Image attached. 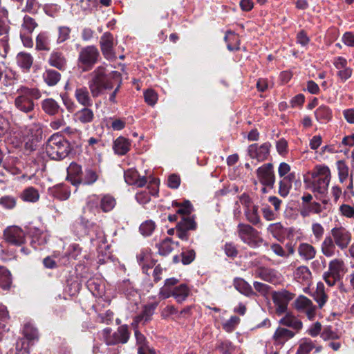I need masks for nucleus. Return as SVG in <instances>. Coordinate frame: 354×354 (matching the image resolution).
Masks as SVG:
<instances>
[{
  "mask_svg": "<svg viewBox=\"0 0 354 354\" xmlns=\"http://www.w3.org/2000/svg\"><path fill=\"white\" fill-rule=\"evenodd\" d=\"M330 179V171L327 166L317 165L304 177V183L310 188L316 198L322 197L327 192Z\"/></svg>",
  "mask_w": 354,
  "mask_h": 354,
  "instance_id": "nucleus-3",
  "label": "nucleus"
},
{
  "mask_svg": "<svg viewBox=\"0 0 354 354\" xmlns=\"http://www.w3.org/2000/svg\"><path fill=\"white\" fill-rule=\"evenodd\" d=\"M155 228V223L151 220H147L140 225L139 230L143 236H147L152 234Z\"/></svg>",
  "mask_w": 354,
  "mask_h": 354,
  "instance_id": "nucleus-45",
  "label": "nucleus"
},
{
  "mask_svg": "<svg viewBox=\"0 0 354 354\" xmlns=\"http://www.w3.org/2000/svg\"><path fill=\"white\" fill-rule=\"evenodd\" d=\"M234 286L238 291L246 296L255 295L251 286L243 279H234Z\"/></svg>",
  "mask_w": 354,
  "mask_h": 354,
  "instance_id": "nucleus-28",
  "label": "nucleus"
},
{
  "mask_svg": "<svg viewBox=\"0 0 354 354\" xmlns=\"http://www.w3.org/2000/svg\"><path fill=\"white\" fill-rule=\"evenodd\" d=\"M331 237L335 244L342 250L346 249L351 240V234L344 227H334L330 231Z\"/></svg>",
  "mask_w": 354,
  "mask_h": 354,
  "instance_id": "nucleus-11",
  "label": "nucleus"
},
{
  "mask_svg": "<svg viewBox=\"0 0 354 354\" xmlns=\"http://www.w3.org/2000/svg\"><path fill=\"white\" fill-rule=\"evenodd\" d=\"M321 337L324 340L337 339L339 338V336L337 335V333L332 330L330 326H326L324 328L322 333H321Z\"/></svg>",
  "mask_w": 354,
  "mask_h": 354,
  "instance_id": "nucleus-60",
  "label": "nucleus"
},
{
  "mask_svg": "<svg viewBox=\"0 0 354 354\" xmlns=\"http://www.w3.org/2000/svg\"><path fill=\"white\" fill-rule=\"evenodd\" d=\"M29 343L24 338L19 339L16 343V354H29Z\"/></svg>",
  "mask_w": 354,
  "mask_h": 354,
  "instance_id": "nucleus-51",
  "label": "nucleus"
},
{
  "mask_svg": "<svg viewBox=\"0 0 354 354\" xmlns=\"http://www.w3.org/2000/svg\"><path fill=\"white\" fill-rule=\"evenodd\" d=\"M173 297L177 302L181 303L185 301L189 295V289L185 283H182L178 286L174 287Z\"/></svg>",
  "mask_w": 354,
  "mask_h": 354,
  "instance_id": "nucleus-31",
  "label": "nucleus"
},
{
  "mask_svg": "<svg viewBox=\"0 0 354 354\" xmlns=\"http://www.w3.org/2000/svg\"><path fill=\"white\" fill-rule=\"evenodd\" d=\"M315 117L320 122H327L332 118V112L329 107L322 105L318 107L315 112Z\"/></svg>",
  "mask_w": 354,
  "mask_h": 354,
  "instance_id": "nucleus-37",
  "label": "nucleus"
},
{
  "mask_svg": "<svg viewBox=\"0 0 354 354\" xmlns=\"http://www.w3.org/2000/svg\"><path fill=\"white\" fill-rule=\"evenodd\" d=\"M48 63L58 70L64 71L66 68L67 60L62 52L54 50L50 55Z\"/></svg>",
  "mask_w": 354,
  "mask_h": 354,
  "instance_id": "nucleus-16",
  "label": "nucleus"
},
{
  "mask_svg": "<svg viewBox=\"0 0 354 354\" xmlns=\"http://www.w3.org/2000/svg\"><path fill=\"white\" fill-rule=\"evenodd\" d=\"M82 167L76 162H71L67 169L66 180L70 181L74 186L82 183Z\"/></svg>",
  "mask_w": 354,
  "mask_h": 354,
  "instance_id": "nucleus-15",
  "label": "nucleus"
},
{
  "mask_svg": "<svg viewBox=\"0 0 354 354\" xmlns=\"http://www.w3.org/2000/svg\"><path fill=\"white\" fill-rule=\"evenodd\" d=\"M18 95L15 100L16 108L24 113H30L34 110L35 100H39L41 97V92L37 88H29L22 86L17 89Z\"/></svg>",
  "mask_w": 354,
  "mask_h": 354,
  "instance_id": "nucleus-5",
  "label": "nucleus"
},
{
  "mask_svg": "<svg viewBox=\"0 0 354 354\" xmlns=\"http://www.w3.org/2000/svg\"><path fill=\"white\" fill-rule=\"evenodd\" d=\"M245 206V216L247 219L253 225H257L260 222V217L258 215V207L252 204V201H241Z\"/></svg>",
  "mask_w": 354,
  "mask_h": 354,
  "instance_id": "nucleus-20",
  "label": "nucleus"
},
{
  "mask_svg": "<svg viewBox=\"0 0 354 354\" xmlns=\"http://www.w3.org/2000/svg\"><path fill=\"white\" fill-rule=\"evenodd\" d=\"M313 297L317 302L320 308L326 304L328 296L324 292V286L322 283H317L316 291L313 294Z\"/></svg>",
  "mask_w": 354,
  "mask_h": 354,
  "instance_id": "nucleus-34",
  "label": "nucleus"
},
{
  "mask_svg": "<svg viewBox=\"0 0 354 354\" xmlns=\"http://www.w3.org/2000/svg\"><path fill=\"white\" fill-rule=\"evenodd\" d=\"M131 141L123 137H118L113 142V150L115 153L120 156L125 155L129 150Z\"/></svg>",
  "mask_w": 354,
  "mask_h": 354,
  "instance_id": "nucleus-23",
  "label": "nucleus"
},
{
  "mask_svg": "<svg viewBox=\"0 0 354 354\" xmlns=\"http://www.w3.org/2000/svg\"><path fill=\"white\" fill-rule=\"evenodd\" d=\"M10 27L6 22V16L3 10H0V36L5 35L7 37Z\"/></svg>",
  "mask_w": 354,
  "mask_h": 354,
  "instance_id": "nucleus-52",
  "label": "nucleus"
},
{
  "mask_svg": "<svg viewBox=\"0 0 354 354\" xmlns=\"http://www.w3.org/2000/svg\"><path fill=\"white\" fill-rule=\"evenodd\" d=\"M12 285V277L10 272L5 267L0 266V287L8 290Z\"/></svg>",
  "mask_w": 354,
  "mask_h": 354,
  "instance_id": "nucleus-32",
  "label": "nucleus"
},
{
  "mask_svg": "<svg viewBox=\"0 0 354 354\" xmlns=\"http://www.w3.org/2000/svg\"><path fill=\"white\" fill-rule=\"evenodd\" d=\"M295 278L299 281H306L310 279L311 272L307 266H300L295 272Z\"/></svg>",
  "mask_w": 354,
  "mask_h": 354,
  "instance_id": "nucleus-43",
  "label": "nucleus"
},
{
  "mask_svg": "<svg viewBox=\"0 0 354 354\" xmlns=\"http://www.w3.org/2000/svg\"><path fill=\"white\" fill-rule=\"evenodd\" d=\"M268 230L278 240H281V238L284 237L286 231L281 223L270 224L268 227Z\"/></svg>",
  "mask_w": 354,
  "mask_h": 354,
  "instance_id": "nucleus-39",
  "label": "nucleus"
},
{
  "mask_svg": "<svg viewBox=\"0 0 354 354\" xmlns=\"http://www.w3.org/2000/svg\"><path fill=\"white\" fill-rule=\"evenodd\" d=\"M71 29L67 26H60L59 28V35L57 43L60 44L66 41L69 38Z\"/></svg>",
  "mask_w": 354,
  "mask_h": 354,
  "instance_id": "nucleus-59",
  "label": "nucleus"
},
{
  "mask_svg": "<svg viewBox=\"0 0 354 354\" xmlns=\"http://www.w3.org/2000/svg\"><path fill=\"white\" fill-rule=\"evenodd\" d=\"M37 26V24L35 19L28 15H26L24 17L22 28L27 32V33L31 34Z\"/></svg>",
  "mask_w": 354,
  "mask_h": 354,
  "instance_id": "nucleus-46",
  "label": "nucleus"
},
{
  "mask_svg": "<svg viewBox=\"0 0 354 354\" xmlns=\"http://www.w3.org/2000/svg\"><path fill=\"white\" fill-rule=\"evenodd\" d=\"M115 39L113 35L109 32H104L100 40V46L102 53L107 60H115L117 56L114 51Z\"/></svg>",
  "mask_w": 354,
  "mask_h": 354,
  "instance_id": "nucleus-9",
  "label": "nucleus"
},
{
  "mask_svg": "<svg viewBox=\"0 0 354 354\" xmlns=\"http://www.w3.org/2000/svg\"><path fill=\"white\" fill-rule=\"evenodd\" d=\"M314 347L315 346L310 340H306L299 346L296 354H308Z\"/></svg>",
  "mask_w": 354,
  "mask_h": 354,
  "instance_id": "nucleus-55",
  "label": "nucleus"
},
{
  "mask_svg": "<svg viewBox=\"0 0 354 354\" xmlns=\"http://www.w3.org/2000/svg\"><path fill=\"white\" fill-rule=\"evenodd\" d=\"M100 57V52L96 46L92 45L84 47L79 53L78 65L83 71H89L98 62Z\"/></svg>",
  "mask_w": 354,
  "mask_h": 354,
  "instance_id": "nucleus-6",
  "label": "nucleus"
},
{
  "mask_svg": "<svg viewBox=\"0 0 354 354\" xmlns=\"http://www.w3.org/2000/svg\"><path fill=\"white\" fill-rule=\"evenodd\" d=\"M335 243L330 236H326L322 244V252L327 257L335 254Z\"/></svg>",
  "mask_w": 354,
  "mask_h": 354,
  "instance_id": "nucleus-36",
  "label": "nucleus"
},
{
  "mask_svg": "<svg viewBox=\"0 0 354 354\" xmlns=\"http://www.w3.org/2000/svg\"><path fill=\"white\" fill-rule=\"evenodd\" d=\"M72 151L70 142L62 135L54 133L48 140L46 145L47 155L53 160H62Z\"/></svg>",
  "mask_w": 354,
  "mask_h": 354,
  "instance_id": "nucleus-4",
  "label": "nucleus"
},
{
  "mask_svg": "<svg viewBox=\"0 0 354 354\" xmlns=\"http://www.w3.org/2000/svg\"><path fill=\"white\" fill-rule=\"evenodd\" d=\"M88 82V88L93 98L102 95L106 90L113 88V80L120 79L121 73L118 71L108 73L107 69L102 66H97L91 74Z\"/></svg>",
  "mask_w": 354,
  "mask_h": 354,
  "instance_id": "nucleus-2",
  "label": "nucleus"
},
{
  "mask_svg": "<svg viewBox=\"0 0 354 354\" xmlns=\"http://www.w3.org/2000/svg\"><path fill=\"white\" fill-rule=\"evenodd\" d=\"M295 304L297 309L308 308L313 305L310 299L302 295L297 299Z\"/></svg>",
  "mask_w": 354,
  "mask_h": 354,
  "instance_id": "nucleus-53",
  "label": "nucleus"
},
{
  "mask_svg": "<svg viewBox=\"0 0 354 354\" xmlns=\"http://www.w3.org/2000/svg\"><path fill=\"white\" fill-rule=\"evenodd\" d=\"M279 323L281 325L292 328L297 330H299L302 328L301 322L289 313L281 319Z\"/></svg>",
  "mask_w": 354,
  "mask_h": 354,
  "instance_id": "nucleus-27",
  "label": "nucleus"
},
{
  "mask_svg": "<svg viewBox=\"0 0 354 354\" xmlns=\"http://www.w3.org/2000/svg\"><path fill=\"white\" fill-rule=\"evenodd\" d=\"M129 335L127 325L124 324L119 326L111 337H109V346L127 343L129 339Z\"/></svg>",
  "mask_w": 354,
  "mask_h": 354,
  "instance_id": "nucleus-13",
  "label": "nucleus"
},
{
  "mask_svg": "<svg viewBox=\"0 0 354 354\" xmlns=\"http://www.w3.org/2000/svg\"><path fill=\"white\" fill-rule=\"evenodd\" d=\"M115 201H97L96 207L100 206V209L104 212L111 211L115 207Z\"/></svg>",
  "mask_w": 354,
  "mask_h": 354,
  "instance_id": "nucleus-54",
  "label": "nucleus"
},
{
  "mask_svg": "<svg viewBox=\"0 0 354 354\" xmlns=\"http://www.w3.org/2000/svg\"><path fill=\"white\" fill-rule=\"evenodd\" d=\"M271 144L268 142L259 146L258 144H252L248 148V156L259 162L266 160L270 154Z\"/></svg>",
  "mask_w": 354,
  "mask_h": 354,
  "instance_id": "nucleus-12",
  "label": "nucleus"
},
{
  "mask_svg": "<svg viewBox=\"0 0 354 354\" xmlns=\"http://www.w3.org/2000/svg\"><path fill=\"white\" fill-rule=\"evenodd\" d=\"M97 178L98 175L95 170L90 168L85 170V176L84 178V184L91 185L94 183Z\"/></svg>",
  "mask_w": 354,
  "mask_h": 354,
  "instance_id": "nucleus-50",
  "label": "nucleus"
},
{
  "mask_svg": "<svg viewBox=\"0 0 354 354\" xmlns=\"http://www.w3.org/2000/svg\"><path fill=\"white\" fill-rule=\"evenodd\" d=\"M257 175L263 185L272 187L275 182V176L272 163H266L259 167L257 170Z\"/></svg>",
  "mask_w": 354,
  "mask_h": 354,
  "instance_id": "nucleus-10",
  "label": "nucleus"
},
{
  "mask_svg": "<svg viewBox=\"0 0 354 354\" xmlns=\"http://www.w3.org/2000/svg\"><path fill=\"white\" fill-rule=\"evenodd\" d=\"M41 106L43 111L50 116L56 115L59 114V112L64 111L58 102L53 98L44 99L41 102Z\"/></svg>",
  "mask_w": 354,
  "mask_h": 354,
  "instance_id": "nucleus-17",
  "label": "nucleus"
},
{
  "mask_svg": "<svg viewBox=\"0 0 354 354\" xmlns=\"http://www.w3.org/2000/svg\"><path fill=\"white\" fill-rule=\"evenodd\" d=\"M295 295L287 290L280 292H273L272 298L274 304H282L288 305L289 301L292 300Z\"/></svg>",
  "mask_w": 354,
  "mask_h": 354,
  "instance_id": "nucleus-29",
  "label": "nucleus"
},
{
  "mask_svg": "<svg viewBox=\"0 0 354 354\" xmlns=\"http://www.w3.org/2000/svg\"><path fill=\"white\" fill-rule=\"evenodd\" d=\"M59 10L60 6H59L57 4H46L44 7V10L45 13L51 17H55L57 16Z\"/></svg>",
  "mask_w": 354,
  "mask_h": 354,
  "instance_id": "nucleus-56",
  "label": "nucleus"
},
{
  "mask_svg": "<svg viewBox=\"0 0 354 354\" xmlns=\"http://www.w3.org/2000/svg\"><path fill=\"white\" fill-rule=\"evenodd\" d=\"M3 238L9 244L21 246L26 242V233L18 226H9L3 231Z\"/></svg>",
  "mask_w": 354,
  "mask_h": 354,
  "instance_id": "nucleus-8",
  "label": "nucleus"
},
{
  "mask_svg": "<svg viewBox=\"0 0 354 354\" xmlns=\"http://www.w3.org/2000/svg\"><path fill=\"white\" fill-rule=\"evenodd\" d=\"M255 273L257 277L270 283H275L278 280V272L272 268L259 267L256 270Z\"/></svg>",
  "mask_w": 354,
  "mask_h": 354,
  "instance_id": "nucleus-22",
  "label": "nucleus"
},
{
  "mask_svg": "<svg viewBox=\"0 0 354 354\" xmlns=\"http://www.w3.org/2000/svg\"><path fill=\"white\" fill-rule=\"evenodd\" d=\"M344 264L342 260L336 259L331 261L328 265V271L333 274L335 279H341V272L344 271Z\"/></svg>",
  "mask_w": 354,
  "mask_h": 354,
  "instance_id": "nucleus-33",
  "label": "nucleus"
},
{
  "mask_svg": "<svg viewBox=\"0 0 354 354\" xmlns=\"http://www.w3.org/2000/svg\"><path fill=\"white\" fill-rule=\"evenodd\" d=\"M33 57L26 52H20L16 57L17 66L25 73L30 71L33 64Z\"/></svg>",
  "mask_w": 354,
  "mask_h": 354,
  "instance_id": "nucleus-21",
  "label": "nucleus"
},
{
  "mask_svg": "<svg viewBox=\"0 0 354 354\" xmlns=\"http://www.w3.org/2000/svg\"><path fill=\"white\" fill-rule=\"evenodd\" d=\"M239 322L240 319L239 317L232 316L229 320L223 324V328L228 333L232 332L239 324Z\"/></svg>",
  "mask_w": 354,
  "mask_h": 354,
  "instance_id": "nucleus-49",
  "label": "nucleus"
},
{
  "mask_svg": "<svg viewBox=\"0 0 354 354\" xmlns=\"http://www.w3.org/2000/svg\"><path fill=\"white\" fill-rule=\"evenodd\" d=\"M39 8V4L36 0H27L25 10L29 13L35 14Z\"/></svg>",
  "mask_w": 354,
  "mask_h": 354,
  "instance_id": "nucleus-63",
  "label": "nucleus"
},
{
  "mask_svg": "<svg viewBox=\"0 0 354 354\" xmlns=\"http://www.w3.org/2000/svg\"><path fill=\"white\" fill-rule=\"evenodd\" d=\"M124 180L129 185L138 187H142L147 183L146 177H141L138 171L133 169H129L124 171Z\"/></svg>",
  "mask_w": 354,
  "mask_h": 354,
  "instance_id": "nucleus-14",
  "label": "nucleus"
},
{
  "mask_svg": "<svg viewBox=\"0 0 354 354\" xmlns=\"http://www.w3.org/2000/svg\"><path fill=\"white\" fill-rule=\"evenodd\" d=\"M224 250L225 254L229 257L234 258L238 254V250L236 246L232 243H226Z\"/></svg>",
  "mask_w": 354,
  "mask_h": 354,
  "instance_id": "nucleus-64",
  "label": "nucleus"
},
{
  "mask_svg": "<svg viewBox=\"0 0 354 354\" xmlns=\"http://www.w3.org/2000/svg\"><path fill=\"white\" fill-rule=\"evenodd\" d=\"M299 254L306 260H310L315 257V248L308 243H301L298 248Z\"/></svg>",
  "mask_w": 354,
  "mask_h": 354,
  "instance_id": "nucleus-35",
  "label": "nucleus"
},
{
  "mask_svg": "<svg viewBox=\"0 0 354 354\" xmlns=\"http://www.w3.org/2000/svg\"><path fill=\"white\" fill-rule=\"evenodd\" d=\"M91 106H85L74 114L75 121L85 124L91 123L95 118L93 111L90 109Z\"/></svg>",
  "mask_w": 354,
  "mask_h": 354,
  "instance_id": "nucleus-19",
  "label": "nucleus"
},
{
  "mask_svg": "<svg viewBox=\"0 0 354 354\" xmlns=\"http://www.w3.org/2000/svg\"><path fill=\"white\" fill-rule=\"evenodd\" d=\"M180 184V176L173 174L169 176L167 179V185L171 189H177Z\"/></svg>",
  "mask_w": 354,
  "mask_h": 354,
  "instance_id": "nucleus-62",
  "label": "nucleus"
},
{
  "mask_svg": "<svg viewBox=\"0 0 354 354\" xmlns=\"http://www.w3.org/2000/svg\"><path fill=\"white\" fill-rule=\"evenodd\" d=\"M322 210L321 204L315 201H303L300 213L304 217L308 216L310 213H319Z\"/></svg>",
  "mask_w": 354,
  "mask_h": 354,
  "instance_id": "nucleus-24",
  "label": "nucleus"
},
{
  "mask_svg": "<svg viewBox=\"0 0 354 354\" xmlns=\"http://www.w3.org/2000/svg\"><path fill=\"white\" fill-rule=\"evenodd\" d=\"M159 180L153 179L149 182L144 191V196L136 195V199H149L151 196H158Z\"/></svg>",
  "mask_w": 354,
  "mask_h": 354,
  "instance_id": "nucleus-25",
  "label": "nucleus"
},
{
  "mask_svg": "<svg viewBox=\"0 0 354 354\" xmlns=\"http://www.w3.org/2000/svg\"><path fill=\"white\" fill-rule=\"evenodd\" d=\"M75 97L77 102L83 106H92V95L87 87H77L75 91Z\"/></svg>",
  "mask_w": 354,
  "mask_h": 354,
  "instance_id": "nucleus-18",
  "label": "nucleus"
},
{
  "mask_svg": "<svg viewBox=\"0 0 354 354\" xmlns=\"http://www.w3.org/2000/svg\"><path fill=\"white\" fill-rule=\"evenodd\" d=\"M173 205L177 207L176 214H169L168 220L171 222L178 220V215L180 216V220L176 225L177 236L181 240L187 241L189 239V230H195L197 224L194 218L189 216L194 210V207L190 201H183V203H178L176 201L173 202Z\"/></svg>",
  "mask_w": 354,
  "mask_h": 354,
  "instance_id": "nucleus-1",
  "label": "nucleus"
},
{
  "mask_svg": "<svg viewBox=\"0 0 354 354\" xmlns=\"http://www.w3.org/2000/svg\"><path fill=\"white\" fill-rule=\"evenodd\" d=\"M23 334L26 339L28 341L27 343L31 342L35 339H38V331L37 328L33 327L30 324H26L23 329Z\"/></svg>",
  "mask_w": 354,
  "mask_h": 354,
  "instance_id": "nucleus-41",
  "label": "nucleus"
},
{
  "mask_svg": "<svg viewBox=\"0 0 354 354\" xmlns=\"http://www.w3.org/2000/svg\"><path fill=\"white\" fill-rule=\"evenodd\" d=\"M238 234L245 243L251 247H258L263 241V239L259 236V232L248 224H239Z\"/></svg>",
  "mask_w": 354,
  "mask_h": 354,
  "instance_id": "nucleus-7",
  "label": "nucleus"
},
{
  "mask_svg": "<svg viewBox=\"0 0 354 354\" xmlns=\"http://www.w3.org/2000/svg\"><path fill=\"white\" fill-rule=\"evenodd\" d=\"M337 166L339 179L343 182L348 176V167L344 160H338L337 162Z\"/></svg>",
  "mask_w": 354,
  "mask_h": 354,
  "instance_id": "nucleus-48",
  "label": "nucleus"
},
{
  "mask_svg": "<svg viewBox=\"0 0 354 354\" xmlns=\"http://www.w3.org/2000/svg\"><path fill=\"white\" fill-rule=\"evenodd\" d=\"M53 195L57 199H68L71 195V190L66 185H62L55 188Z\"/></svg>",
  "mask_w": 354,
  "mask_h": 354,
  "instance_id": "nucleus-44",
  "label": "nucleus"
},
{
  "mask_svg": "<svg viewBox=\"0 0 354 354\" xmlns=\"http://www.w3.org/2000/svg\"><path fill=\"white\" fill-rule=\"evenodd\" d=\"M21 198V199H39V192L33 187H28L22 192Z\"/></svg>",
  "mask_w": 354,
  "mask_h": 354,
  "instance_id": "nucleus-47",
  "label": "nucleus"
},
{
  "mask_svg": "<svg viewBox=\"0 0 354 354\" xmlns=\"http://www.w3.org/2000/svg\"><path fill=\"white\" fill-rule=\"evenodd\" d=\"M145 102L150 106H153L158 100L157 94L151 89L147 90L144 93Z\"/></svg>",
  "mask_w": 354,
  "mask_h": 354,
  "instance_id": "nucleus-57",
  "label": "nucleus"
},
{
  "mask_svg": "<svg viewBox=\"0 0 354 354\" xmlns=\"http://www.w3.org/2000/svg\"><path fill=\"white\" fill-rule=\"evenodd\" d=\"M43 131L37 124H31L28 129V139H32L35 141H41L42 139Z\"/></svg>",
  "mask_w": 354,
  "mask_h": 354,
  "instance_id": "nucleus-40",
  "label": "nucleus"
},
{
  "mask_svg": "<svg viewBox=\"0 0 354 354\" xmlns=\"http://www.w3.org/2000/svg\"><path fill=\"white\" fill-rule=\"evenodd\" d=\"M295 333L292 331L279 327L274 334V339L278 344H283L285 341L293 337Z\"/></svg>",
  "mask_w": 354,
  "mask_h": 354,
  "instance_id": "nucleus-30",
  "label": "nucleus"
},
{
  "mask_svg": "<svg viewBox=\"0 0 354 354\" xmlns=\"http://www.w3.org/2000/svg\"><path fill=\"white\" fill-rule=\"evenodd\" d=\"M36 49L38 50H50V41L46 32H40L36 38Z\"/></svg>",
  "mask_w": 354,
  "mask_h": 354,
  "instance_id": "nucleus-38",
  "label": "nucleus"
},
{
  "mask_svg": "<svg viewBox=\"0 0 354 354\" xmlns=\"http://www.w3.org/2000/svg\"><path fill=\"white\" fill-rule=\"evenodd\" d=\"M182 259L181 261L184 265H188L191 263L195 259L196 253L194 250H189L187 252H183L181 253Z\"/></svg>",
  "mask_w": 354,
  "mask_h": 354,
  "instance_id": "nucleus-58",
  "label": "nucleus"
},
{
  "mask_svg": "<svg viewBox=\"0 0 354 354\" xmlns=\"http://www.w3.org/2000/svg\"><path fill=\"white\" fill-rule=\"evenodd\" d=\"M171 238L167 237L160 243L157 244L158 248V253L162 256H166L169 254L173 250V248L171 245L172 243Z\"/></svg>",
  "mask_w": 354,
  "mask_h": 354,
  "instance_id": "nucleus-42",
  "label": "nucleus"
},
{
  "mask_svg": "<svg viewBox=\"0 0 354 354\" xmlns=\"http://www.w3.org/2000/svg\"><path fill=\"white\" fill-rule=\"evenodd\" d=\"M339 211L343 216L354 218V205L342 204L339 207Z\"/></svg>",
  "mask_w": 354,
  "mask_h": 354,
  "instance_id": "nucleus-61",
  "label": "nucleus"
},
{
  "mask_svg": "<svg viewBox=\"0 0 354 354\" xmlns=\"http://www.w3.org/2000/svg\"><path fill=\"white\" fill-rule=\"evenodd\" d=\"M42 77L44 82L48 86H55L61 80V74L53 69H46Z\"/></svg>",
  "mask_w": 354,
  "mask_h": 354,
  "instance_id": "nucleus-26",
  "label": "nucleus"
}]
</instances>
